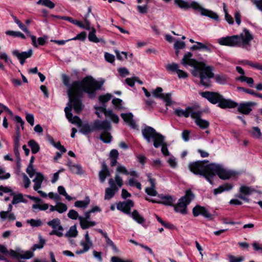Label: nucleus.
Here are the masks:
<instances>
[{
	"mask_svg": "<svg viewBox=\"0 0 262 262\" xmlns=\"http://www.w3.org/2000/svg\"><path fill=\"white\" fill-rule=\"evenodd\" d=\"M62 81L63 84L68 87V105L73 106L76 113H80L83 107L80 100L83 92H85L90 98H93L96 96V90L100 89L104 82V80L97 81L92 77L86 76L82 81H74L70 85L69 77L66 74L62 75Z\"/></svg>",
	"mask_w": 262,
	"mask_h": 262,
	"instance_id": "1",
	"label": "nucleus"
},
{
	"mask_svg": "<svg viewBox=\"0 0 262 262\" xmlns=\"http://www.w3.org/2000/svg\"><path fill=\"white\" fill-rule=\"evenodd\" d=\"M192 57V54L187 52L182 59L181 63L185 67L188 66L192 67V75L200 79L202 85L206 87L209 86L211 84L210 79L214 76L212 67L207 66L205 61H198Z\"/></svg>",
	"mask_w": 262,
	"mask_h": 262,
	"instance_id": "2",
	"label": "nucleus"
},
{
	"mask_svg": "<svg viewBox=\"0 0 262 262\" xmlns=\"http://www.w3.org/2000/svg\"><path fill=\"white\" fill-rule=\"evenodd\" d=\"M253 38V35L249 31L244 29L239 35L221 37L218 39L217 42L222 46L247 48Z\"/></svg>",
	"mask_w": 262,
	"mask_h": 262,
	"instance_id": "3",
	"label": "nucleus"
},
{
	"mask_svg": "<svg viewBox=\"0 0 262 262\" xmlns=\"http://www.w3.org/2000/svg\"><path fill=\"white\" fill-rule=\"evenodd\" d=\"M144 139L149 143H152L155 148L161 147V151L165 156L169 155L165 137L151 127L146 126L142 131Z\"/></svg>",
	"mask_w": 262,
	"mask_h": 262,
	"instance_id": "4",
	"label": "nucleus"
},
{
	"mask_svg": "<svg viewBox=\"0 0 262 262\" xmlns=\"http://www.w3.org/2000/svg\"><path fill=\"white\" fill-rule=\"evenodd\" d=\"M174 4L182 9L191 8L195 12H199L202 16L209 17L215 20L219 19L218 15L214 12L204 8L202 5L198 2L193 1L174 0Z\"/></svg>",
	"mask_w": 262,
	"mask_h": 262,
	"instance_id": "5",
	"label": "nucleus"
},
{
	"mask_svg": "<svg viewBox=\"0 0 262 262\" xmlns=\"http://www.w3.org/2000/svg\"><path fill=\"white\" fill-rule=\"evenodd\" d=\"M209 170H211L210 178L212 181V178L215 175H217L220 179L223 180L235 178L239 175L238 171L228 168L222 164H209Z\"/></svg>",
	"mask_w": 262,
	"mask_h": 262,
	"instance_id": "6",
	"label": "nucleus"
},
{
	"mask_svg": "<svg viewBox=\"0 0 262 262\" xmlns=\"http://www.w3.org/2000/svg\"><path fill=\"white\" fill-rule=\"evenodd\" d=\"M189 167L191 172L195 174L203 176L211 184H213V181L210 178L211 170H209V165L205 161H196L190 163Z\"/></svg>",
	"mask_w": 262,
	"mask_h": 262,
	"instance_id": "7",
	"label": "nucleus"
},
{
	"mask_svg": "<svg viewBox=\"0 0 262 262\" xmlns=\"http://www.w3.org/2000/svg\"><path fill=\"white\" fill-rule=\"evenodd\" d=\"M112 97V95L109 93L104 95H101L99 97V100L101 103H103L102 106L95 107L96 110V114L98 117L100 118V113H103L106 117H108L115 123H118L119 120V117L116 114H114L111 110H107L106 106L104 104V103L108 101Z\"/></svg>",
	"mask_w": 262,
	"mask_h": 262,
	"instance_id": "8",
	"label": "nucleus"
},
{
	"mask_svg": "<svg viewBox=\"0 0 262 262\" xmlns=\"http://www.w3.org/2000/svg\"><path fill=\"white\" fill-rule=\"evenodd\" d=\"M110 187L106 188L105 191L104 199L109 200L111 199L119 190V188L123 186V181L118 173H116L115 179L110 178L108 180Z\"/></svg>",
	"mask_w": 262,
	"mask_h": 262,
	"instance_id": "9",
	"label": "nucleus"
},
{
	"mask_svg": "<svg viewBox=\"0 0 262 262\" xmlns=\"http://www.w3.org/2000/svg\"><path fill=\"white\" fill-rule=\"evenodd\" d=\"M72 107L68 106L65 107L64 112L68 120L72 124H76L78 127H80V132L82 134L86 135L91 131V127L88 124H82L81 119L77 116L73 117L71 113Z\"/></svg>",
	"mask_w": 262,
	"mask_h": 262,
	"instance_id": "10",
	"label": "nucleus"
},
{
	"mask_svg": "<svg viewBox=\"0 0 262 262\" xmlns=\"http://www.w3.org/2000/svg\"><path fill=\"white\" fill-rule=\"evenodd\" d=\"M194 195L192 191L187 190L186 191L185 195L179 200L177 205L174 206V210L183 214H186L187 213V206L194 199Z\"/></svg>",
	"mask_w": 262,
	"mask_h": 262,
	"instance_id": "11",
	"label": "nucleus"
},
{
	"mask_svg": "<svg viewBox=\"0 0 262 262\" xmlns=\"http://www.w3.org/2000/svg\"><path fill=\"white\" fill-rule=\"evenodd\" d=\"M193 116L192 119L194 120L195 124L201 129H204L207 128L209 126V122L205 119H203L201 116L203 111L197 108L196 111L192 112Z\"/></svg>",
	"mask_w": 262,
	"mask_h": 262,
	"instance_id": "12",
	"label": "nucleus"
},
{
	"mask_svg": "<svg viewBox=\"0 0 262 262\" xmlns=\"http://www.w3.org/2000/svg\"><path fill=\"white\" fill-rule=\"evenodd\" d=\"M163 90L161 88L158 87L152 92L153 97L161 99L165 102L166 106L171 105L173 101L171 100V93H163Z\"/></svg>",
	"mask_w": 262,
	"mask_h": 262,
	"instance_id": "13",
	"label": "nucleus"
},
{
	"mask_svg": "<svg viewBox=\"0 0 262 262\" xmlns=\"http://www.w3.org/2000/svg\"><path fill=\"white\" fill-rule=\"evenodd\" d=\"M165 68L168 71L176 73L180 79H185L188 77V73L180 69L179 65L176 63H169L165 66Z\"/></svg>",
	"mask_w": 262,
	"mask_h": 262,
	"instance_id": "14",
	"label": "nucleus"
},
{
	"mask_svg": "<svg viewBox=\"0 0 262 262\" xmlns=\"http://www.w3.org/2000/svg\"><path fill=\"white\" fill-rule=\"evenodd\" d=\"M158 196L160 199V200H158L157 199L150 200L148 198H146V200L152 203L162 204L165 205L169 206L173 205V203L176 201V199L169 195L159 194Z\"/></svg>",
	"mask_w": 262,
	"mask_h": 262,
	"instance_id": "15",
	"label": "nucleus"
},
{
	"mask_svg": "<svg viewBox=\"0 0 262 262\" xmlns=\"http://www.w3.org/2000/svg\"><path fill=\"white\" fill-rule=\"evenodd\" d=\"M91 213L89 210L87 211L84 213V217L80 216L79 217V221L80 226L82 229H86L90 227L94 226L96 223L94 221H90L89 220L91 218Z\"/></svg>",
	"mask_w": 262,
	"mask_h": 262,
	"instance_id": "16",
	"label": "nucleus"
},
{
	"mask_svg": "<svg viewBox=\"0 0 262 262\" xmlns=\"http://www.w3.org/2000/svg\"><path fill=\"white\" fill-rule=\"evenodd\" d=\"M200 95L213 104L219 103V101L222 99V96L215 92H201Z\"/></svg>",
	"mask_w": 262,
	"mask_h": 262,
	"instance_id": "17",
	"label": "nucleus"
},
{
	"mask_svg": "<svg viewBox=\"0 0 262 262\" xmlns=\"http://www.w3.org/2000/svg\"><path fill=\"white\" fill-rule=\"evenodd\" d=\"M13 56L16 57L19 60L21 65L25 62V59L32 56L33 54V50L29 49L28 51L19 52L18 50H14L12 52Z\"/></svg>",
	"mask_w": 262,
	"mask_h": 262,
	"instance_id": "18",
	"label": "nucleus"
},
{
	"mask_svg": "<svg viewBox=\"0 0 262 262\" xmlns=\"http://www.w3.org/2000/svg\"><path fill=\"white\" fill-rule=\"evenodd\" d=\"M10 255L11 256L16 258H21V259H29L33 256V252L27 251L24 252L23 251H14L10 250Z\"/></svg>",
	"mask_w": 262,
	"mask_h": 262,
	"instance_id": "19",
	"label": "nucleus"
},
{
	"mask_svg": "<svg viewBox=\"0 0 262 262\" xmlns=\"http://www.w3.org/2000/svg\"><path fill=\"white\" fill-rule=\"evenodd\" d=\"M197 108V107H188L185 110L179 108H175L174 113L178 117H184L187 118L190 116L192 118L193 116L192 112L196 111Z\"/></svg>",
	"mask_w": 262,
	"mask_h": 262,
	"instance_id": "20",
	"label": "nucleus"
},
{
	"mask_svg": "<svg viewBox=\"0 0 262 262\" xmlns=\"http://www.w3.org/2000/svg\"><path fill=\"white\" fill-rule=\"evenodd\" d=\"M12 17L14 19L15 23L18 26L19 28L21 29L24 32L26 33L27 35L31 37L33 46L35 48H37V44L36 43V36L31 35L29 30L20 22L19 20L17 19V18L16 16H12Z\"/></svg>",
	"mask_w": 262,
	"mask_h": 262,
	"instance_id": "21",
	"label": "nucleus"
},
{
	"mask_svg": "<svg viewBox=\"0 0 262 262\" xmlns=\"http://www.w3.org/2000/svg\"><path fill=\"white\" fill-rule=\"evenodd\" d=\"M147 176L150 183V187H146L145 189V192L149 195L156 196L158 193L155 189L156 180L155 179L152 178L150 174H148Z\"/></svg>",
	"mask_w": 262,
	"mask_h": 262,
	"instance_id": "22",
	"label": "nucleus"
},
{
	"mask_svg": "<svg viewBox=\"0 0 262 262\" xmlns=\"http://www.w3.org/2000/svg\"><path fill=\"white\" fill-rule=\"evenodd\" d=\"M116 207L118 210L129 214L131 208V200L120 201L117 204Z\"/></svg>",
	"mask_w": 262,
	"mask_h": 262,
	"instance_id": "23",
	"label": "nucleus"
},
{
	"mask_svg": "<svg viewBox=\"0 0 262 262\" xmlns=\"http://www.w3.org/2000/svg\"><path fill=\"white\" fill-rule=\"evenodd\" d=\"M94 128L97 130H103V132L108 131L111 128L110 122L107 121H101L96 120L94 123Z\"/></svg>",
	"mask_w": 262,
	"mask_h": 262,
	"instance_id": "24",
	"label": "nucleus"
},
{
	"mask_svg": "<svg viewBox=\"0 0 262 262\" xmlns=\"http://www.w3.org/2000/svg\"><path fill=\"white\" fill-rule=\"evenodd\" d=\"M193 214L195 216H199V215H202L206 218H211L212 215L207 210L200 206H196L193 208L192 210Z\"/></svg>",
	"mask_w": 262,
	"mask_h": 262,
	"instance_id": "25",
	"label": "nucleus"
},
{
	"mask_svg": "<svg viewBox=\"0 0 262 262\" xmlns=\"http://www.w3.org/2000/svg\"><path fill=\"white\" fill-rule=\"evenodd\" d=\"M254 104L251 102L241 103L238 106V111L241 113L248 114L252 111V107Z\"/></svg>",
	"mask_w": 262,
	"mask_h": 262,
	"instance_id": "26",
	"label": "nucleus"
},
{
	"mask_svg": "<svg viewBox=\"0 0 262 262\" xmlns=\"http://www.w3.org/2000/svg\"><path fill=\"white\" fill-rule=\"evenodd\" d=\"M219 106L222 108H234L237 106V103L230 99H222L219 102Z\"/></svg>",
	"mask_w": 262,
	"mask_h": 262,
	"instance_id": "27",
	"label": "nucleus"
},
{
	"mask_svg": "<svg viewBox=\"0 0 262 262\" xmlns=\"http://www.w3.org/2000/svg\"><path fill=\"white\" fill-rule=\"evenodd\" d=\"M233 188V185L231 183H226L224 184L220 185L218 188L213 190V193L216 195L224 191H229L232 190Z\"/></svg>",
	"mask_w": 262,
	"mask_h": 262,
	"instance_id": "28",
	"label": "nucleus"
},
{
	"mask_svg": "<svg viewBox=\"0 0 262 262\" xmlns=\"http://www.w3.org/2000/svg\"><path fill=\"white\" fill-rule=\"evenodd\" d=\"M80 245L83 247V249H86V251H88L90 248L93 247V244L89 234L88 231H86L84 235V241H81Z\"/></svg>",
	"mask_w": 262,
	"mask_h": 262,
	"instance_id": "29",
	"label": "nucleus"
},
{
	"mask_svg": "<svg viewBox=\"0 0 262 262\" xmlns=\"http://www.w3.org/2000/svg\"><path fill=\"white\" fill-rule=\"evenodd\" d=\"M43 180L44 176L42 173L40 172L36 173V177L33 180V182L34 183L33 186L34 190L37 191L41 187Z\"/></svg>",
	"mask_w": 262,
	"mask_h": 262,
	"instance_id": "30",
	"label": "nucleus"
},
{
	"mask_svg": "<svg viewBox=\"0 0 262 262\" xmlns=\"http://www.w3.org/2000/svg\"><path fill=\"white\" fill-rule=\"evenodd\" d=\"M47 225L52 227L53 230L61 231L63 232V228L61 225V222L59 219L56 218L47 222Z\"/></svg>",
	"mask_w": 262,
	"mask_h": 262,
	"instance_id": "31",
	"label": "nucleus"
},
{
	"mask_svg": "<svg viewBox=\"0 0 262 262\" xmlns=\"http://www.w3.org/2000/svg\"><path fill=\"white\" fill-rule=\"evenodd\" d=\"M255 191L254 188L246 185H241L239 188V192L246 195H250Z\"/></svg>",
	"mask_w": 262,
	"mask_h": 262,
	"instance_id": "32",
	"label": "nucleus"
},
{
	"mask_svg": "<svg viewBox=\"0 0 262 262\" xmlns=\"http://www.w3.org/2000/svg\"><path fill=\"white\" fill-rule=\"evenodd\" d=\"M90 203L89 197L86 196L85 199L82 201H77L74 203V206L76 207L85 209L87 208Z\"/></svg>",
	"mask_w": 262,
	"mask_h": 262,
	"instance_id": "33",
	"label": "nucleus"
},
{
	"mask_svg": "<svg viewBox=\"0 0 262 262\" xmlns=\"http://www.w3.org/2000/svg\"><path fill=\"white\" fill-rule=\"evenodd\" d=\"M251 136L254 139H260L262 138L260 129L258 127H253L249 131Z\"/></svg>",
	"mask_w": 262,
	"mask_h": 262,
	"instance_id": "34",
	"label": "nucleus"
},
{
	"mask_svg": "<svg viewBox=\"0 0 262 262\" xmlns=\"http://www.w3.org/2000/svg\"><path fill=\"white\" fill-rule=\"evenodd\" d=\"M11 195L13 196V200L12 201V204L13 205L17 204L20 202L26 203L27 200L24 199V196L21 193L18 194H14V193L10 194Z\"/></svg>",
	"mask_w": 262,
	"mask_h": 262,
	"instance_id": "35",
	"label": "nucleus"
},
{
	"mask_svg": "<svg viewBox=\"0 0 262 262\" xmlns=\"http://www.w3.org/2000/svg\"><path fill=\"white\" fill-rule=\"evenodd\" d=\"M107 176H110V171L105 165H103L102 169L99 172V177L101 182L104 183Z\"/></svg>",
	"mask_w": 262,
	"mask_h": 262,
	"instance_id": "36",
	"label": "nucleus"
},
{
	"mask_svg": "<svg viewBox=\"0 0 262 262\" xmlns=\"http://www.w3.org/2000/svg\"><path fill=\"white\" fill-rule=\"evenodd\" d=\"M28 144L31 148L32 154H35L39 151V145L34 140H30L29 141Z\"/></svg>",
	"mask_w": 262,
	"mask_h": 262,
	"instance_id": "37",
	"label": "nucleus"
},
{
	"mask_svg": "<svg viewBox=\"0 0 262 262\" xmlns=\"http://www.w3.org/2000/svg\"><path fill=\"white\" fill-rule=\"evenodd\" d=\"M71 171L75 174L81 175L84 172L82 169V166L80 165L75 164L70 169Z\"/></svg>",
	"mask_w": 262,
	"mask_h": 262,
	"instance_id": "38",
	"label": "nucleus"
},
{
	"mask_svg": "<svg viewBox=\"0 0 262 262\" xmlns=\"http://www.w3.org/2000/svg\"><path fill=\"white\" fill-rule=\"evenodd\" d=\"M78 231L77 230L76 226L74 225L70 227L69 230L65 234V236L68 237H75L77 236Z\"/></svg>",
	"mask_w": 262,
	"mask_h": 262,
	"instance_id": "39",
	"label": "nucleus"
},
{
	"mask_svg": "<svg viewBox=\"0 0 262 262\" xmlns=\"http://www.w3.org/2000/svg\"><path fill=\"white\" fill-rule=\"evenodd\" d=\"M138 177V174L136 171H132V187H135L139 190L141 189L140 183L135 179Z\"/></svg>",
	"mask_w": 262,
	"mask_h": 262,
	"instance_id": "40",
	"label": "nucleus"
},
{
	"mask_svg": "<svg viewBox=\"0 0 262 262\" xmlns=\"http://www.w3.org/2000/svg\"><path fill=\"white\" fill-rule=\"evenodd\" d=\"M91 31L90 32L88 38L90 41L94 42H99L100 40L96 35V30L94 28H91Z\"/></svg>",
	"mask_w": 262,
	"mask_h": 262,
	"instance_id": "41",
	"label": "nucleus"
},
{
	"mask_svg": "<svg viewBox=\"0 0 262 262\" xmlns=\"http://www.w3.org/2000/svg\"><path fill=\"white\" fill-rule=\"evenodd\" d=\"M112 137L107 131L103 132L100 135V139L105 143H108L111 142Z\"/></svg>",
	"mask_w": 262,
	"mask_h": 262,
	"instance_id": "42",
	"label": "nucleus"
},
{
	"mask_svg": "<svg viewBox=\"0 0 262 262\" xmlns=\"http://www.w3.org/2000/svg\"><path fill=\"white\" fill-rule=\"evenodd\" d=\"M132 218L138 223L142 224L144 223L145 220L143 217L136 210L132 212Z\"/></svg>",
	"mask_w": 262,
	"mask_h": 262,
	"instance_id": "43",
	"label": "nucleus"
},
{
	"mask_svg": "<svg viewBox=\"0 0 262 262\" xmlns=\"http://www.w3.org/2000/svg\"><path fill=\"white\" fill-rule=\"evenodd\" d=\"M37 5H41L50 9H53L55 7V4L50 0H39L37 2Z\"/></svg>",
	"mask_w": 262,
	"mask_h": 262,
	"instance_id": "44",
	"label": "nucleus"
},
{
	"mask_svg": "<svg viewBox=\"0 0 262 262\" xmlns=\"http://www.w3.org/2000/svg\"><path fill=\"white\" fill-rule=\"evenodd\" d=\"M236 80L242 82H246L250 86H252L254 83V80L252 78L246 77L245 75H241L238 77L236 78Z\"/></svg>",
	"mask_w": 262,
	"mask_h": 262,
	"instance_id": "45",
	"label": "nucleus"
},
{
	"mask_svg": "<svg viewBox=\"0 0 262 262\" xmlns=\"http://www.w3.org/2000/svg\"><path fill=\"white\" fill-rule=\"evenodd\" d=\"M6 34L8 35L12 36L13 37H18L23 39H25V36L20 32L14 31H7Z\"/></svg>",
	"mask_w": 262,
	"mask_h": 262,
	"instance_id": "46",
	"label": "nucleus"
},
{
	"mask_svg": "<svg viewBox=\"0 0 262 262\" xmlns=\"http://www.w3.org/2000/svg\"><path fill=\"white\" fill-rule=\"evenodd\" d=\"M39 243L38 244H34L33 245L32 248L33 251H35L37 249H42L46 241L43 239L40 235L39 236Z\"/></svg>",
	"mask_w": 262,
	"mask_h": 262,
	"instance_id": "47",
	"label": "nucleus"
},
{
	"mask_svg": "<svg viewBox=\"0 0 262 262\" xmlns=\"http://www.w3.org/2000/svg\"><path fill=\"white\" fill-rule=\"evenodd\" d=\"M12 203L8 206L7 210L6 211H2L0 212V217L3 220L7 219V216L9 213H10L12 210Z\"/></svg>",
	"mask_w": 262,
	"mask_h": 262,
	"instance_id": "48",
	"label": "nucleus"
},
{
	"mask_svg": "<svg viewBox=\"0 0 262 262\" xmlns=\"http://www.w3.org/2000/svg\"><path fill=\"white\" fill-rule=\"evenodd\" d=\"M191 50H201V49H205L207 50L208 48L206 46L204 45L203 43L200 42H195V44L192 46L191 47Z\"/></svg>",
	"mask_w": 262,
	"mask_h": 262,
	"instance_id": "49",
	"label": "nucleus"
},
{
	"mask_svg": "<svg viewBox=\"0 0 262 262\" xmlns=\"http://www.w3.org/2000/svg\"><path fill=\"white\" fill-rule=\"evenodd\" d=\"M27 222L33 227L40 226L42 224L41 221L40 219L36 220L34 219H31L27 220Z\"/></svg>",
	"mask_w": 262,
	"mask_h": 262,
	"instance_id": "50",
	"label": "nucleus"
},
{
	"mask_svg": "<svg viewBox=\"0 0 262 262\" xmlns=\"http://www.w3.org/2000/svg\"><path fill=\"white\" fill-rule=\"evenodd\" d=\"M68 209L67 205L62 203H58L57 204V211L59 213H62L66 212Z\"/></svg>",
	"mask_w": 262,
	"mask_h": 262,
	"instance_id": "51",
	"label": "nucleus"
},
{
	"mask_svg": "<svg viewBox=\"0 0 262 262\" xmlns=\"http://www.w3.org/2000/svg\"><path fill=\"white\" fill-rule=\"evenodd\" d=\"M68 216L72 220H79V214L77 211H76L75 210L71 209L69 210L68 213Z\"/></svg>",
	"mask_w": 262,
	"mask_h": 262,
	"instance_id": "52",
	"label": "nucleus"
},
{
	"mask_svg": "<svg viewBox=\"0 0 262 262\" xmlns=\"http://www.w3.org/2000/svg\"><path fill=\"white\" fill-rule=\"evenodd\" d=\"M122 118L129 126H131V113L121 114Z\"/></svg>",
	"mask_w": 262,
	"mask_h": 262,
	"instance_id": "53",
	"label": "nucleus"
},
{
	"mask_svg": "<svg viewBox=\"0 0 262 262\" xmlns=\"http://www.w3.org/2000/svg\"><path fill=\"white\" fill-rule=\"evenodd\" d=\"M49 205L48 204H33L32 208L34 209H39L40 210H46L48 209Z\"/></svg>",
	"mask_w": 262,
	"mask_h": 262,
	"instance_id": "54",
	"label": "nucleus"
},
{
	"mask_svg": "<svg viewBox=\"0 0 262 262\" xmlns=\"http://www.w3.org/2000/svg\"><path fill=\"white\" fill-rule=\"evenodd\" d=\"M91 11H92L91 8V7H89L88 10V13L85 15L84 19V23L86 24H87L86 30H90V29H91V22L88 19V17L89 16L90 13L91 12Z\"/></svg>",
	"mask_w": 262,
	"mask_h": 262,
	"instance_id": "55",
	"label": "nucleus"
},
{
	"mask_svg": "<svg viewBox=\"0 0 262 262\" xmlns=\"http://www.w3.org/2000/svg\"><path fill=\"white\" fill-rule=\"evenodd\" d=\"M132 244H134L136 245H139L141 247H142L145 250H146L148 253H149V254H150L151 255H152L153 256L154 255V252L152 251V249L151 248H150L149 247L144 245H142V244H139L137 242H136L134 241H133V240H132Z\"/></svg>",
	"mask_w": 262,
	"mask_h": 262,
	"instance_id": "56",
	"label": "nucleus"
},
{
	"mask_svg": "<svg viewBox=\"0 0 262 262\" xmlns=\"http://www.w3.org/2000/svg\"><path fill=\"white\" fill-rule=\"evenodd\" d=\"M26 119L27 121L31 125L33 126L34 124V118L32 114L26 113Z\"/></svg>",
	"mask_w": 262,
	"mask_h": 262,
	"instance_id": "57",
	"label": "nucleus"
},
{
	"mask_svg": "<svg viewBox=\"0 0 262 262\" xmlns=\"http://www.w3.org/2000/svg\"><path fill=\"white\" fill-rule=\"evenodd\" d=\"M148 8L146 4L142 5H139L137 6L138 11L142 14H146L147 12Z\"/></svg>",
	"mask_w": 262,
	"mask_h": 262,
	"instance_id": "58",
	"label": "nucleus"
},
{
	"mask_svg": "<svg viewBox=\"0 0 262 262\" xmlns=\"http://www.w3.org/2000/svg\"><path fill=\"white\" fill-rule=\"evenodd\" d=\"M106 243L108 246H110L112 248V249L115 253H118L119 252V250L115 246L114 242L110 238L106 240Z\"/></svg>",
	"mask_w": 262,
	"mask_h": 262,
	"instance_id": "59",
	"label": "nucleus"
},
{
	"mask_svg": "<svg viewBox=\"0 0 262 262\" xmlns=\"http://www.w3.org/2000/svg\"><path fill=\"white\" fill-rule=\"evenodd\" d=\"M185 47V43L183 41L177 40L174 44V48L176 50L182 49Z\"/></svg>",
	"mask_w": 262,
	"mask_h": 262,
	"instance_id": "60",
	"label": "nucleus"
},
{
	"mask_svg": "<svg viewBox=\"0 0 262 262\" xmlns=\"http://www.w3.org/2000/svg\"><path fill=\"white\" fill-rule=\"evenodd\" d=\"M229 262H242L244 260L243 256L235 257L233 255L229 256Z\"/></svg>",
	"mask_w": 262,
	"mask_h": 262,
	"instance_id": "61",
	"label": "nucleus"
},
{
	"mask_svg": "<svg viewBox=\"0 0 262 262\" xmlns=\"http://www.w3.org/2000/svg\"><path fill=\"white\" fill-rule=\"evenodd\" d=\"M122 100L119 98H115V99H113V100H112V103L118 109L122 108Z\"/></svg>",
	"mask_w": 262,
	"mask_h": 262,
	"instance_id": "62",
	"label": "nucleus"
},
{
	"mask_svg": "<svg viewBox=\"0 0 262 262\" xmlns=\"http://www.w3.org/2000/svg\"><path fill=\"white\" fill-rule=\"evenodd\" d=\"M115 53L117 56V58L119 60H124L127 58V53L125 52H122L120 53L119 51L116 50L115 51Z\"/></svg>",
	"mask_w": 262,
	"mask_h": 262,
	"instance_id": "63",
	"label": "nucleus"
},
{
	"mask_svg": "<svg viewBox=\"0 0 262 262\" xmlns=\"http://www.w3.org/2000/svg\"><path fill=\"white\" fill-rule=\"evenodd\" d=\"M118 71L120 75L123 77H125L129 75V71L125 68H120L118 69Z\"/></svg>",
	"mask_w": 262,
	"mask_h": 262,
	"instance_id": "64",
	"label": "nucleus"
}]
</instances>
